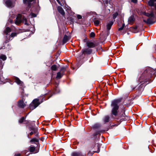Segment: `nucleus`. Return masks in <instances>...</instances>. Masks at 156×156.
I'll return each instance as SVG.
<instances>
[{
	"mask_svg": "<svg viewBox=\"0 0 156 156\" xmlns=\"http://www.w3.org/2000/svg\"><path fill=\"white\" fill-rule=\"evenodd\" d=\"M14 156H21L20 154H16Z\"/></svg>",
	"mask_w": 156,
	"mask_h": 156,
	"instance_id": "40",
	"label": "nucleus"
},
{
	"mask_svg": "<svg viewBox=\"0 0 156 156\" xmlns=\"http://www.w3.org/2000/svg\"><path fill=\"white\" fill-rule=\"evenodd\" d=\"M118 15V13H114L113 15V17L114 19H115L117 17V16Z\"/></svg>",
	"mask_w": 156,
	"mask_h": 156,
	"instance_id": "35",
	"label": "nucleus"
},
{
	"mask_svg": "<svg viewBox=\"0 0 156 156\" xmlns=\"http://www.w3.org/2000/svg\"><path fill=\"white\" fill-rule=\"evenodd\" d=\"M58 3L61 5L63 6L65 4L64 0H56Z\"/></svg>",
	"mask_w": 156,
	"mask_h": 156,
	"instance_id": "25",
	"label": "nucleus"
},
{
	"mask_svg": "<svg viewBox=\"0 0 156 156\" xmlns=\"http://www.w3.org/2000/svg\"><path fill=\"white\" fill-rule=\"evenodd\" d=\"M119 117L121 121H122L126 119L125 114L124 113L122 112L119 115Z\"/></svg>",
	"mask_w": 156,
	"mask_h": 156,
	"instance_id": "11",
	"label": "nucleus"
},
{
	"mask_svg": "<svg viewBox=\"0 0 156 156\" xmlns=\"http://www.w3.org/2000/svg\"><path fill=\"white\" fill-rule=\"evenodd\" d=\"M35 131H32L30 133V135L31 136L33 134L35 133Z\"/></svg>",
	"mask_w": 156,
	"mask_h": 156,
	"instance_id": "39",
	"label": "nucleus"
},
{
	"mask_svg": "<svg viewBox=\"0 0 156 156\" xmlns=\"http://www.w3.org/2000/svg\"><path fill=\"white\" fill-rule=\"evenodd\" d=\"M30 15H31L32 17H35L37 16V15L36 14H35L34 13H32Z\"/></svg>",
	"mask_w": 156,
	"mask_h": 156,
	"instance_id": "36",
	"label": "nucleus"
},
{
	"mask_svg": "<svg viewBox=\"0 0 156 156\" xmlns=\"http://www.w3.org/2000/svg\"><path fill=\"white\" fill-rule=\"evenodd\" d=\"M9 22L11 23H12V22H13V21L12 20H11V19H10L9 20Z\"/></svg>",
	"mask_w": 156,
	"mask_h": 156,
	"instance_id": "42",
	"label": "nucleus"
},
{
	"mask_svg": "<svg viewBox=\"0 0 156 156\" xmlns=\"http://www.w3.org/2000/svg\"><path fill=\"white\" fill-rule=\"evenodd\" d=\"M94 22V25L96 26H98L100 23V21L98 20H95Z\"/></svg>",
	"mask_w": 156,
	"mask_h": 156,
	"instance_id": "27",
	"label": "nucleus"
},
{
	"mask_svg": "<svg viewBox=\"0 0 156 156\" xmlns=\"http://www.w3.org/2000/svg\"><path fill=\"white\" fill-rule=\"evenodd\" d=\"M11 31V29L9 27H7L4 31V33L7 35Z\"/></svg>",
	"mask_w": 156,
	"mask_h": 156,
	"instance_id": "24",
	"label": "nucleus"
},
{
	"mask_svg": "<svg viewBox=\"0 0 156 156\" xmlns=\"http://www.w3.org/2000/svg\"><path fill=\"white\" fill-rule=\"evenodd\" d=\"M34 0H23V2L24 4L27 5L28 6H29L31 2L33 1Z\"/></svg>",
	"mask_w": 156,
	"mask_h": 156,
	"instance_id": "20",
	"label": "nucleus"
},
{
	"mask_svg": "<svg viewBox=\"0 0 156 156\" xmlns=\"http://www.w3.org/2000/svg\"><path fill=\"white\" fill-rule=\"evenodd\" d=\"M82 52L83 54H90L92 53V50L87 48L82 50Z\"/></svg>",
	"mask_w": 156,
	"mask_h": 156,
	"instance_id": "8",
	"label": "nucleus"
},
{
	"mask_svg": "<svg viewBox=\"0 0 156 156\" xmlns=\"http://www.w3.org/2000/svg\"><path fill=\"white\" fill-rule=\"evenodd\" d=\"M146 22L148 24H152L153 23V21L150 19V18H148Z\"/></svg>",
	"mask_w": 156,
	"mask_h": 156,
	"instance_id": "30",
	"label": "nucleus"
},
{
	"mask_svg": "<svg viewBox=\"0 0 156 156\" xmlns=\"http://www.w3.org/2000/svg\"><path fill=\"white\" fill-rule=\"evenodd\" d=\"M30 142H33L34 143L36 144L39 147V140L38 139L34 138L32 139L30 141Z\"/></svg>",
	"mask_w": 156,
	"mask_h": 156,
	"instance_id": "18",
	"label": "nucleus"
},
{
	"mask_svg": "<svg viewBox=\"0 0 156 156\" xmlns=\"http://www.w3.org/2000/svg\"><path fill=\"white\" fill-rule=\"evenodd\" d=\"M153 8L151 7L150 11L148 12H145L144 14L146 16L150 18H155L156 17V3Z\"/></svg>",
	"mask_w": 156,
	"mask_h": 156,
	"instance_id": "2",
	"label": "nucleus"
},
{
	"mask_svg": "<svg viewBox=\"0 0 156 156\" xmlns=\"http://www.w3.org/2000/svg\"><path fill=\"white\" fill-rule=\"evenodd\" d=\"M153 1H154V2L156 1V0H152Z\"/></svg>",
	"mask_w": 156,
	"mask_h": 156,
	"instance_id": "45",
	"label": "nucleus"
},
{
	"mask_svg": "<svg viewBox=\"0 0 156 156\" xmlns=\"http://www.w3.org/2000/svg\"><path fill=\"white\" fill-rule=\"evenodd\" d=\"M114 21H110L108 22L107 23L106 27H107V29L108 30H109L112 27V26L113 25V22Z\"/></svg>",
	"mask_w": 156,
	"mask_h": 156,
	"instance_id": "13",
	"label": "nucleus"
},
{
	"mask_svg": "<svg viewBox=\"0 0 156 156\" xmlns=\"http://www.w3.org/2000/svg\"><path fill=\"white\" fill-rule=\"evenodd\" d=\"M77 18L78 19H80L82 18V16L79 15H78L77 16Z\"/></svg>",
	"mask_w": 156,
	"mask_h": 156,
	"instance_id": "38",
	"label": "nucleus"
},
{
	"mask_svg": "<svg viewBox=\"0 0 156 156\" xmlns=\"http://www.w3.org/2000/svg\"><path fill=\"white\" fill-rule=\"evenodd\" d=\"M81 156H84V155H83V156H82V155H81Z\"/></svg>",
	"mask_w": 156,
	"mask_h": 156,
	"instance_id": "47",
	"label": "nucleus"
},
{
	"mask_svg": "<svg viewBox=\"0 0 156 156\" xmlns=\"http://www.w3.org/2000/svg\"><path fill=\"white\" fill-rule=\"evenodd\" d=\"M100 151L99 148L98 147V150L97 151H93L92 152H91V151H89V152L87 153V155L89 156H91L93 155L94 153L97 152L98 153Z\"/></svg>",
	"mask_w": 156,
	"mask_h": 156,
	"instance_id": "23",
	"label": "nucleus"
},
{
	"mask_svg": "<svg viewBox=\"0 0 156 156\" xmlns=\"http://www.w3.org/2000/svg\"><path fill=\"white\" fill-rule=\"evenodd\" d=\"M6 57L5 55H2L0 56V58L3 61L5 60L6 59Z\"/></svg>",
	"mask_w": 156,
	"mask_h": 156,
	"instance_id": "28",
	"label": "nucleus"
},
{
	"mask_svg": "<svg viewBox=\"0 0 156 156\" xmlns=\"http://www.w3.org/2000/svg\"><path fill=\"white\" fill-rule=\"evenodd\" d=\"M57 9L59 13L63 16H64L65 14V12L62 8L60 6L58 7Z\"/></svg>",
	"mask_w": 156,
	"mask_h": 156,
	"instance_id": "15",
	"label": "nucleus"
},
{
	"mask_svg": "<svg viewBox=\"0 0 156 156\" xmlns=\"http://www.w3.org/2000/svg\"><path fill=\"white\" fill-rule=\"evenodd\" d=\"M110 120V117L108 115L105 116L103 118V120L105 123L108 122Z\"/></svg>",
	"mask_w": 156,
	"mask_h": 156,
	"instance_id": "21",
	"label": "nucleus"
},
{
	"mask_svg": "<svg viewBox=\"0 0 156 156\" xmlns=\"http://www.w3.org/2000/svg\"><path fill=\"white\" fill-rule=\"evenodd\" d=\"M70 36H67V35H65L63 39V43H66L70 39Z\"/></svg>",
	"mask_w": 156,
	"mask_h": 156,
	"instance_id": "16",
	"label": "nucleus"
},
{
	"mask_svg": "<svg viewBox=\"0 0 156 156\" xmlns=\"http://www.w3.org/2000/svg\"><path fill=\"white\" fill-rule=\"evenodd\" d=\"M149 71V70L148 69H146L144 72L142 74L141 76L140 77V78L139 79V80L140 81V82L141 83L143 82L142 81H141L140 80L142 78V77H143L144 76H145L147 78V77H148V74H147V75H145V74L147 73Z\"/></svg>",
	"mask_w": 156,
	"mask_h": 156,
	"instance_id": "17",
	"label": "nucleus"
},
{
	"mask_svg": "<svg viewBox=\"0 0 156 156\" xmlns=\"http://www.w3.org/2000/svg\"><path fill=\"white\" fill-rule=\"evenodd\" d=\"M100 132V131H96V132H95L93 134L94 137H95L96 136H97L99 134Z\"/></svg>",
	"mask_w": 156,
	"mask_h": 156,
	"instance_id": "33",
	"label": "nucleus"
},
{
	"mask_svg": "<svg viewBox=\"0 0 156 156\" xmlns=\"http://www.w3.org/2000/svg\"><path fill=\"white\" fill-rule=\"evenodd\" d=\"M22 20L24 21L25 24H27V19L24 17L23 18V19H22V15L20 14H19L17 15L16 18L15 20V23L16 25H19L21 23Z\"/></svg>",
	"mask_w": 156,
	"mask_h": 156,
	"instance_id": "3",
	"label": "nucleus"
},
{
	"mask_svg": "<svg viewBox=\"0 0 156 156\" xmlns=\"http://www.w3.org/2000/svg\"><path fill=\"white\" fill-rule=\"evenodd\" d=\"M17 106L20 108H23L26 107V104L24 102L23 100L21 99L18 101L17 102Z\"/></svg>",
	"mask_w": 156,
	"mask_h": 156,
	"instance_id": "7",
	"label": "nucleus"
},
{
	"mask_svg": "<svg viewBox=\"0 0 156 156\" xmlns=\"http://www.w3.org/2000/svg\"><path fill=\"white\" fill-rule=\"evenodd\" d=\"M66 70V69L65 68H61L60 71L57 73L56 78L58 79L61 78L63 76L64 74V72Z\"/></svg>",
	"mask_w": 156,
	"mask_h": 156,
	"instance_id": "5",
	"label": "nucleus"
},
{
	"mask_svg": "<svg viewBox=\"0 0 156 156\" xmlns=\"http://www.w3.org/2000/svg\"><path fill=\"white\" fill-rule=\"evenodd\" d=\"M120 99H118L112 101L111 106V117L114 119L118 114L119 108V103L121 102Z\"/></svg>",
	"mask_w": 156,
	"mask_h": 156,
	"instance_id": "1",
	"label": "nucleus"
},
{
	"mask_svg": "<svg viewBox=\"0 0 156 156\" xmlns=\"http://www.w3.org/2000/svg\"><path fill=\"white\" fill-rule=\"evenodd\" d=\"M14 80L15 82L20 86H21L22 87L24 86V83L23 82L21 81L18 77H15L14 78Z\"/></svg>",
	"mask_w": 156,
	"mask_h": 156,
	"instance_id": "9",
	"label": "nucleus"
},
{
	"mask_svg": "<svg viewBox=\"0 0 156 156\" xmlns=\"http://www.w3.org/2000/svg\"><path fill=\"white\" fill-rule=\"evenodd\" d=\"M17 34L16 33H12L10 36V37H13L15 36H16Z\"/></svg>",
	"mask_w": 156,
	"mask_h": 156,
	"instance_id": "31",
	"label": "nucleus"
},
{
	"mask_svg": "<svg viewBox=\"0 0 156 156\" xmlns=\"http://www.w3.org/2000/svg\"><path fill=\"white\" fill-rule=\"evenodd\" d=\"M57 69V67L56 65H53L51 66V69L53 71H56Z\"/></svg>",
	"mask_w": 156,
	"mask_h": 156,
	"instance_id": "29",
	"label": "nucleus"
},
{
	"mask_svg": "<svg viewBox=\"0 0 156 156\" xmlns=\"http://www.w3.org/2000/svg\"><path fill=\"white\" fill-rule=\"evenodd\" d=\"M154 1H153L152 0H150L148 2V5L151 6L153 7L154 6V5L156 3H154Z\"/></svg>",
	"mask_w": 156,
	"mask_h": 156,
	"instance_id": "22",
	"label": "nucleus"
},
{
	"mask_svg": "<svg viewBox=\"0 0 156 156\" xmlns=\"http://www.w3.org/2000/svg\"><path fill=\"white\" fill-rule=\"evenodd\" d=\"M39 100L38 99H34L30 105V108L34 109L36 108L39 105Z\"/></svg>",
	"mask_w": 156,
	"mask_h": 156,
	"instance_id": "4",
	"label": "nucleus"
},
{
	"mask_svg": "<svg viewBox=\"0 0 156 156\" xmlns=\"http://www.w3.org/2000/svg\"><path fill=\"white\" fill-rule=\"evenodd\" d=\"M135 21V19L133 16L132 15L129 17L128 20V23L132 24Z\"/></svg>",
	"mask_w": 156,
	"mask_h": 156,
	"instance_id": "12",
	"label": "nucleus"
},
{
	"mask_svg": "<svg viewBox=\"0 0 156 156\" xmlns=\"http://www.w3.org/2000/svg\"><path fill=\"white\" fill-rule=\"evenodd\" d=\"M132 2H134V3H136L137 2V0H131Z\"/></svg>",
	"mask_w": 156,
	"mask_h": 156,
	"instance_id": "41",
	"label": "nucleus"
},
{
	"mask_svg": "<svg viewBox=\"0 0 156 156\" xmlns=\"http://www.w3.org/2000/svg\"><path fill=\"white\" fill-rule=\"evenodd\" d=\"M90 36L91 37H94L95 36V34L94 32H91L90 34Z\"/></svg>",
	"mask_w": 156,
	"mask_h": 156,
	"instance_id": "34",
	"label": "nucleus"
},
{
	"mask_svg": "<svg viewBox=\"0 0 156 156\" xmlns=\"http://www.w3.org/2000/svg\"><path fill=\"white\" fill-rule=\"evenodd\" d=\"M23 13V14H25V12H23V13Z\"/></svg>",
	"mask_w": 156,
	"mask_h": 156,
	"instance_id": "46",
	"label": "nucleus"
},
{
	"mask_svg": "<svg viewBox=\"0 0 156 156\" xmlns=\"http://www.w3.org/2000/svg\"><path fill=\"white\" fill-rule=\"evenodd\" d=\"M124 27V26L123 25L121 27L119 28V30L120 31L122 30L123 29Z\"/></svg>",
	"mask_w": 156,
	"mask_h": 156,
	"instance_id": "37",
	"label": "nucleus"
},
{
	"mask_svg": "<svg viewBox=\"0 0 156 156\" xmlns=\"http://www.w3.org/2000/svg\"><path fill=\"white\" fill-rule=\"evenodd\" d=\"M82 153L81 152H76L72 153V156H81Z\"/></svg>",
	"mask_w": 156,
	"mask_h": 156,
	"instance_id": "19",
	"label": "nucleus"
},
{
	"mask_svg": "<svg viewBox=\"0 0 156 156\" xmlns=\"http://www.w3.org/2000/svg\"><path fill=\"white\" fill-rule=\"evenodd\" d=\"M87 46L90 48H94L96 46V44L94 42L88 41L86 43Z\"/></svg>",
	"mask_w": 156,
	"mask_h": 156,
	"instance_id": "10",
	"label": "nucleus"
},
{
	"mask_svg": "<svg viewBox=\"0 0 156 156\" xmlns=\"http://www.w3.org/2000/svg\"><path fill=\"white\" fill-rule=\"evenodd\" d=\"M25 117H22L20 119V120H19V122L20 123H22L23 121H24V120L25 119Z\"/></svg>",
	"mask_w": 156,
	"mask_h": 156,
	"instance_id": "32",
	"label": "nucleus"
},
{
	"mask_svg": "<svg viewBox=\"0 0 156 156\" xmlns=\"http://www.w3.org/2000/svg\"><path fill=\"white\" fill-rule=\"evenodd\" d=\"M29 151L31 152L37 153L38 152V150H35V148L34 147L31 146L28 149Z\"/></svg>",
	"mask_w": 156,
	"mask_h": 156,
	"instance_id": "14",
	"label": "nucleus"
},
{
	"mask_svg": "<svg viewBox=\"0 0 156 156\" xmlns=\"http://www.w3.org/2000/svg\"><path fill=\"white\" fill-rule=\"evenodd\" d=\"M9 41H5V42L6 43H7Z\"/></svg>",
	"mask_w": 156,
	"mask_h": 156,
	"instance_id": "43",
	"label": "nucleus"
},
{
	"mask_svg": "<svg viewBox=\"0 0 156 156\" xmlns=\"http://www.w3.org/2000/svg\"><path fill=\"white\" fill-rule=\"evenodd\" d=\"M23 153H25L26 154V151H23Z\"/></svg>",
	"mask_w": 156,
	"mask_h": 156,
	"instance_id": "44",
	"label": "nucleus"
},
{
	"mask_svg": "<svg viewBox=\"0 0 156 156\" xmlns=\"http://www.w3.org/2000/svg\"><path fill=\"white\" fill-rule=\"evenodd\" d=\"M5 3L6 6L9 8H12L15 5V3L12 2L10 0H7L5 1Z\"/></svg>",
	"mask_w": 156,
	"mask_h": 156,
	"instance_id": "6",
	"label": "nucleus"
},
{
	"mask_svg": "<svg viewBox=\"0 0 156 156\" xmlns=\"http://www.w3.org/2000/svg\"><path fill=\"white\" fill-rule=\"evenodd\" d=\"M100 126L101 125L100 124L96 123L93 125L92 128L93 129H95L99 128L100 127Z\"/></svg>",
	"mask_w": 156,
	"mask_h": 156,
	"instance_id": "26",
	"label": "nucleus"
}]
</instances>
